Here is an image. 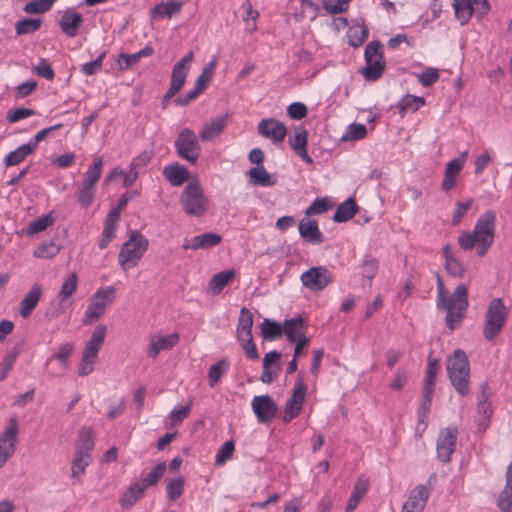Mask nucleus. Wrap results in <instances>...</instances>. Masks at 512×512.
Here are the masks:
<instances>
[{
    "label": "nucleus",
    "instance_id": "nucleus-30",
    "mask_svg": "<svg viewBox=\"0 0 512 512\" xmlns=\"http://www.w3.org/2000/svg\"><path fill=\"white\" fill-rule=\"evenodd\" d=\"M91 455H82V452H75L71 463V478L73 484L81 482V476L85 473L87 466L91 462Z\"/></svg>",
    "mask_w": 512,
    "mask_h": 512
},
{
    "label": "nucleus",
    "instance_id": "nucleus-53",
    "mask_svg": "<svg viewBox=\"0 0 512 512\" xmlns=\"http://www.w3.org/2000/svg\"><path fill=\"white\" fill-rule=\"evenodd\" d=\"M438 373V360L429 358L427 370L424 379L423 389H433L435 385L436 376Z\"/></svg>",
    "mask_w": 512,
    "mask_h": 512
},
{
    "label": "nucleus",
    "instance_id": "nucleus-25",
    "mask_svg": "<svg viewBox=\"0 0 512 512\" xmlns=\"http://www.w3.org/2000/svg\"><path fill=\"white\" fill-rule=\"evenodd\" d=\"M283 333L290 342L305 338V323L302 317L286 319L283 322Z\"/></svg>",
    "mask_w": 512,
    "mask_h": 512
},
{
    "label": "nucleus",
    "instance_id": "nucleus-16",
    "mask_svg": "<svg viewBox=\"0 0 512 512\" xmlns=\"http://www.w3.org/2000/svg\"><path fill=\"white\" fill-rule=\"evenodd\" d=\"M251 406L260 423L270 422L277 412L276 403L268 395L254 396Z\"/></svg>",
    "mask_w": 512,
    "mask_h": 512
},
{
    "label": "nucleus",
    "instance_id": "nucleus-49",
    "mask_svg": "<svg viewBox=\"0 0 512 512\" xmlns=\"http://www.w3.org/2000/svg\"><path fill=\"white\" fill-rule=\"evenodd\" d=\"M229 364L226 360L221 359L213 364L208 371V382L211 387L215 386L222 374L228 369Z\"/></svg>",
    "mask_w": 512,
    "mask_h": 512
},
{
    "label": "nucleus",
    "instance_id": "nucleus-61",
    "mask_svg": "<svg viewBox=\"0 0 512 512\" xmlns=\"http://www.w3.org/2000/svg\"><path fill=\"white\" fill-rule=\"evenodd\" d=\"M308 132L300 127L296 129L295 135L290 137L288 142L293 150H297L303 146H307Z\"/></svg>",
    "mask_w": 512,
    "mask_h": 512
},
{
    "label": "nucleus",
    "instance_id": "nucleus-59",
    "mask_svg": "<svg viewBox=\"0 0 512 512\" xmlns=\"http://www.w3.org/2000/svg\"><path fill=\"white\" fill-rule=\"evenodd\" d=\"M445 269L453 277H462L465 272L463 263L456 257H450L445 261Z\"/></svg>",
    "mask_w": 512,
    "mask_h": 512
},
{
    "label": "nucleus",
    "instance_id": "nucleus-55",
    "mask_svg": "<svg viewBox=\"0 0 512 512\" xmlns=\"http://www.w3.org/2000/svg\"><path fill=\"white\" fill-rule=\"evenodd\" d=\"M106 56V52H102L94 61L87 62L81 65L80 71L87 76L96 74L102 69L103 60Z\"/></svg>",
    "mask_w": 512,
    "mask_h": 512
},
{
    "label": "nucleus",
    "instance_id": "nucleus-33",
    "mask_svg": "<svg viewBox=\"0 0 512 512\" xmlns=\"http://www.w3.org/2000/svg\"><path fill=\"white\" fill-rule=\"evenodd\" d=\"M252 326L253 314L248 308L243 307L238 318L237 338L252 336Z\"/></svg>",
    "mask_w": 512,
    "mask_h": 512
},
{
    "label": "nucleus",
    "instance_id": "nucleus-45",
    "mask_svg": "<svg viewBox=\"0 0 512 512\" xmlns=\"http://www.w3.org/2000/svg\"><path fill=\"white\" fill-rule=\"evenodd\" d=\"M96 195V186L85 184L81 182V185L78 190L77 198L79 204L83 208L89 207Z\"/></svg>",
    "mask_w": 512,
    "mask_h": 512
},
{
    "label": "nucleus",
    "instance_id": "nucleus-44",
    "mask_svg": "<svg viewBox=\"0 0 512 512\" xmlns=\"http://www.w3.org/2000/svg\"><path fill=\"white\" fill-rule=\"evenodd\" d=\"M41 23V19H21L15 24V32L18 36L32 34L40 29Z\"/></svg>",
    "mask_w": 512,
    "mask_h": 512
},
{
    "label": "nucleus",
    "instance_id": "nucleus-5",
    "mask_svg": "<svg viewBox=\"0 0 512 512\" xmlns=\"http://www.w3.org/2000/svg\"><path fill=\"white\" fill-rule=\"evenodd\" d=\"M148 239L138 230H132L129 238L121 246L118 254V262L121 268L126 271L135 266L148 249Z\"/></svg>",
    "mask_w": 512,
    "mask_h": 512
},
{
    "label": "nucleus",
    "instance_id": "nucleus-14",
    "mask_svg": "<svg viewBox=\"0 0 512 512\" xmlns=\"http://www.w3.org/2000/svg\"><path fill=\"white\" fill-rule=\"evenodd\" d=\"M458 431L455 427L441 430L437 439V457L443 463H449L455 451Z\"/></svg>",
    "mask_w": 512,
    "mask_h": 512
},
{
    "label": "nucleus",
    "instance_id": "nucleus-50",
    "mask_svg": "<svg viewBox=\"0 0 512 512\" xmlns=\"http://www.w3.org/2000/svg\"><path fill=\"white\" fill-rule=\"evenodd\" d=\"M331 208L332 204L327 197L316 198L306 209L305 214L307 216L319 215L327 212Z\"/></svg>",
    "mask_w": 512,
    "mask_h": 512
},
{
    "label": "nucleus",
    "instance_id": "nucleus-31",
    "mask_svg": "<svg viewBox=\"0 0 512 512\" xmlns=\"http://www.w3.org/2000/svg\"><path fill=\"white\" fill-rule=\"evenodd\" d=\"M222 238L214 232H206L192 238V250L209 249L221 242Z\"/></svg>",
    "mask_w": 512,
    "mask_h": 512
},
{
    "label": "nucleus",
    "instance_id": "nucleus-29",
    "mask_svg": "<svg viewBox=\"0 0 512 512\" xmlns=\"http://www.w3.org/2000/svg\"><path fill=\"white\" fill-rule=\"evenodd\" d=\"M145 489L138 481L132 483L119 500L122 509L131 508L144 495Z\"/></svg>",
    "mask_w": 512,
    "mask_h": 512
},
{
    "label": "nucleus",
    "instance_id": "nucleus-46",
    "mask_svg": "<svg viewBox=\"0 0 512 512\" xmlns=\"http://www.w3.org/2000/svg\"><path fill=\"white\" fill-rule=\"evenodd\" d=\"M60 251V247L53 241L42 242L35 250L34 257L49 259L56 256Z\"/></svg>",
    "mask_w": 512,
    "mask_h": 512
},
{
    "label": "nucleus",
    "instance_id": "nucleus-22",
    "mask_svg": "<svg viewBox=\"0 0 512 512\" xmlns=\"http://www.w3.org/2000/svg\"><path fill=\"white\" fill-rule=\"evenodd\" d=\"M228 123V115H221L213 118L209 123H206L199 133L202 141H211L218 137L224 130Z\"/></svg>",
    "mask_w": 512,
    "mask_h": 512
},
{
    "label": "nucleus",
    "instance_id": "nucleus-47",
    "mask_svg": "<svg viewBox=\"0 0 512 512\" xmlns=\"http://www.w3.org/2000/svg\"><path fill=\"white\" fill-rule=\"evenodd\" d=\"M54 222L52 215L49 213L31 221L27 227V235H34L46 230Z\"/></svg>",
    "mask_w": 512,
    "mask_h": 512
},
{
    "label": "nucleus",
    "instance_id": "nucleus-42",
    "mask_svg": "<svg viewBox=\"0 0 512 512\" xmlns=\"http://www.w3.org/2000/svg\"><path fill=\"white\" fill-rule=\"evenodd\" d=\"M78 286V276L75 272L71 273L68 278L63 282L58 293V299L61 303L72 297L76 292Z\"/></svg>",
    "mask_w": 512,
    "mask_h": 512
},
{
    "label": "nucleus",
    "instance_id": "nucleus-28",
    "mask_svg": "<svg viewBox=\"0 0 512 512\" xmlns=\"http://www.w3.org/2000/svg\"><path fill=\"white\" fill-rule=\"evenodd\" d=\"M234 277V270H225L214 274L208 283V293L219 295Z\"/></svg>",
    "mask_w": 512,
    "mask_h": 512
},
{
    "label": "nucleus",
    "instance_id": "nucleus-58",
    "mask_svg": "<svg viewBox=\"0 0 512 512\" xmlns=\"http://www.w3.org/2000/svg\"><path fill=\"white\" fill-rule=\"evenodd\" d=\"M33 71L36 75L45 78L46 80H53L55 73L49 62L41 58L38 64L33 68Z\"/></svg>",
    "mask_w": 512,
    "mask_h": 512
},
{
    "label": "nucleus",
    "instance_id": "nucleus-21",
    "mask_svg": "<svg viewBox=\"0 0 512 512\" xmlns=\"http://www.w3.org/2000/svg\"><path fill=\"white\" fill-rule=\"evenodd\" d=\"M162 173L164 178L173 187L183 185L190 178L188 169L178 163L165 166Z\"/></svg>",
    "mask_w": 512,
    "mask_h": 512
},
{
    "label": "nucleus",
    "instance_id": "nucleus-48",
    "mask_svg": "<svg viewBox=\"0 0 512 512\" xmlns=\"http://www.w3.org/2000/svg\"><path fill=\"white\" fill-rule=\"evenodd\" d=\"M57 0H32L28 2L23 10L28 14H41L49 11Z\"/></svg>",
    "mask_w": 512,
    "mask_h": 512
},
{
    "label": "nucleus",
    "instance_id": "nucleus-64",
    "mask_svg": "<svg viewBox=\"0 0 512 512\" xmlns=\"http://www.w3.org/2000/svg\"><path fill=\"white\" fill-rule=\"evenodd\" d=\"M439 79L437 69L427 68L425 71L418 75V81L425 87L433 85Z\"/></svg>",
    "mask_w": 512,
    "mask_h": 512
},
{
    "label": "nucleus",
    "instance_id": "nucleus-4",
    "mask_svg": "<svg viewBox=\"0 0 512 512\" xmlns=\"http://www.w3.org/2000/svg\"><path fill=\"white\" fill-rule=\"evenodd\" d=\"M179 201L183 211L193 217L203 216L209 208V201L197 180L188 182L180 194Z\"/></svg>",
    "mask_w": 512,
    "mask_h": 512
},
{
    "label": "nucleus",
    "instance_id": "nucleus-11",
    "mask_svg": "<svg viewBox=\"0 0 512 512\" xmlns=\"http://www.w3.org/2000/svg\"><path fill=\"white\" fill-rule=\"evenodd\" d=\"M300 280L302 285L310 291L320 292L332 282V275L325 266H316L303 272Z\"/></svg>",
    "mask_w": 512,
    "mask_h": 512
},
{
    "label": "nucleus",
    "instance_id": "nucleus-24",
    "mask_svg": "<svg viewBox=\"0 0 512 512\" xmlns=\"http://www.w3.org/2000/svg\"><path fill=\"white\" fill-rule=\"evenodd\" d=\"M506 484L499 494L497 506L501 512H512V461L507 467L505 474Z\"/></svg>",
    "mask_w": 512,
    "mask_h": 512
},
{
    "label": "nucleus",
    "instance_id": "nucleus-56",
    "mask_svg": "<svg viewBox=\"0 0 512 512\" xmlns=\"http://www.w3.org/2000/svg\"><path fill=\"white\" fill-rule=\"evenodd\" d=\"M74 350V346L72 343H65V344H62L60 347H59V350L56 354L52 355L48 360H47V364L52 361L53 359H56L58 360L62 367L63 368H66L67 367V360L69 358V356L71 355V353L73 352Z\"/></svg>",
    "mask_w": 512,
    "mask_h": 512
},
{
    "label": "nucleus",
    "instance_id": "nucleus-36",
    "mask_svg": "<svg viewBox=\"0 0 512 512\" xmlns=\"http://www.w3.org/2000/svg\"><path fill=\"white\" fill-rule=\"evenodd\" d=\"M34 153V151L31 149V146H29L27 143L20 145L15 150L11 151L5 158H4V164L9 166H15L21 163L25 160V158Z\"/></svg>",
    "mask_w": 512,
    "mask_h": 512
},
{
    "label": "nucleus",
    "instance_id": "nucleus-51",
    "mask_svg": "<svg viewBox=\"0 0 512 512\" xmlns=\"http://www.w3.org/2000/svg\"><path fill=\"white\" fill-rule=\"evenodd\" d=\"M18 434V423L16 419H11L8 426L0 435V444H12L15 447Z\"/></svg>",
    "mask_w": 512,
    "mask_h": 512
},
{
    "label": "nucleus",
    "instance_id": "nucleus-38",
    "mask_svg": "<svg viewBox=\"0 0 512 512\" xmlns=\"http://www.w3.org/2000/svg\"><path fill=\"white\" fill-rule=\"evenodd\" d=\"M453 7L455 16L462 25H465L470 20L473 14L471 0H454Z\"/></svg>",
    "mask_w": 512,
    "mask_h": 512
},
{
    "label": "nucleus",
    "instance_id": "nucleus-41",
    "mask_svg": "<svg viewBox=\"0 0 512 512\" xmlns=\"http://www.w3.org/2000/svg\"><path fill=\"white\" fill-rule=\"evenodd\" d=\"M366 492L367 484L361 480L357 481L346 505L345 512H353Z\"/></svg>",
    "mask_w": 512,
    "mask_h": 512
},
{
    "label": "nucleus",
    "instance_id": "nucleus-26",
    "mask_svg": "<svg viewBox=\"0 0 512 512\" xmlns=\"http://www.w3.org/2000/svg\"><path fill=\"white\" fill-rule=\"evenodd\" d=\"M42 294L40 285H34L20 303L19 313L22 318H27L36 308Z\"/></svg>",
    "mask_w": 512,
    "mask_h": 512
},
{
    "label": "nucleus",
    "instance_id": "nucleus-34",
    "mask_svg": "<svg viewBox=\"0 0 512 512\" xmlns=\"http://www.w3.org/2000/svg\"><path fill=\"white\" fill-rule=\"evenodd\" d=\"M368 35V28L364 24L354 25L347 31L348 43L352 47L358 48L367 40Z\"/></svg>",
    "mask_w": 512,
    "mask_h": 512
},
{
    "label": "nucleus",
    "instance_id": "nucleus-43",
    "mask_svg": "<svg viewBox=\"0 0 512 512\" xmlns=\"http://www.w3.org/2000/svg\"><path fill=\"white\" fill-rule=\"evenodd\" d=\"M103 170V160L102 158H97L94 160L93 164L89 166L87 171L85 172L84 179L82 183L90 184L96 186L98 183Z\"/></svg>",
    "mask_w": 512,
    "mask_h": 512
},
{
    "label": "nucleus",
    "instance_id": "nucleus-27",
    "mask_svg": "<svg viewBox=\"0 0 512 512\" xmlns=\"http://www.w3.org/2000/svg\"><path fill=\"white\" fill-rule=\"evenodd\" d=\"M250 183L261 187H271L276 185L277 179L272 176L263 165L252 167L248 171Z\"/></svg>",
    "mask_w": 512,
    "mask_h": 512
},
{
    "label": "nucleus",
    "instance_id": "nucleus-63",
    "mask_svg": "<svg viewBox=\"0 0 512 512\" xmlns=\"http://www.w3.org/2000/svg\"><path fill=\"white\" fill-rule=\"evenodd\" d=\"M378 270V262L373 258H366L362 265V276L370 284Z\"/></svg>",
    "mask_w": 512,
    "mask_h": 512
},
{
    "label": "nucleus",
    "instance_id": "nucleus-2",
    "mask_svg": "<svg viewBox=\"0 0 512 512\" xmlns=\"http://www.w3.org/2000/svg\"><path fill=\"white\" fill-rule=\"evenodd\" d=\"M469 306L468 289L466 285L459 284L452 294L445 290L441 278H437V308L446 312L445 323L451 330H455L465 318Z\"/></svg>",
    "mask_w": 512,
    "mask_h": 512
},
{
    "label": "nucleus",
    "instance_id": "nucleus-60",
    "mask_svg": "<svg viewBox=\"0 0 512 512\" xmlns=\"http://www.w3.org/2000/svg\"><path fill=\"white\" fill-rule=\"evenodd\" d=\"M238 341L240 342L247 358L251 360H257L259 358V354L257 352L256 345L253 342L252 336H248L247 338L240 337L238 338Z\"/></svg>",
    "mask_w": 512,
    "mask_h": 512
},
{
    "label": "nucleus",
    "instance_id": "nucleus-12",
    "mask_svg": "<svg viewBox=\"0 0 512 512\" xmlns=\"http://www.w3.org/2000/svg\"><path fill=\"white\" fill-rule=\"evenodd\" d=\"M193 58L194 54L190 51L173 66L170 87L168 89L169 96H175L183 88L191 63L193 62Z\"/></svg>",
    "mask_w": 512,
    "mask_h": 512
},
{
    "label": "nucleus",
    "instance_id": "nucleus-20",
    "mask_svg": "<svg viewBox=\"0 0 512 512\" xmlns=\"http://www.w3.org/2000/svg\"><path fill=\"white\" fill-rule=\"evenodd\" d=\"M300 236L308 243L321 244L324 241L323 234L319 230L316 220L303 218L298 225Z\"/></svg>",
    "mask_w": 512,
    "mask_h": 512
},
{
    "label": "nucleus",
    "instance_id": "nucleus-32",
    "mask_svg": "<svg viewBox=\"0 0 512 512\" xmlns=\"http://www.w3.org/2000/svg\"><path fill=\"white\" fill-rule=\"evenodd\" d=\"M357 208L356 201L350 197L337 207L333 220L337 223L346 222L355 215Z\"/></svg>",
    "mask_w": 512,
    "mask_h": 512
},
{
    "label": "nucleus",
    "instance_id": "nucleus-40",
    "mask_svg": "<svg viewBox=\"0 0 512 512\" xmlns=\"http://www.w3.org/2000/svg\"><path fill=\"white\" fill-rule=\"evenodd\" d=\"M93 448L94 440L92 429H82L79 433V441L75 452H82V455H91Z\"/></svg>",
    "mask_w": 512,
    "mask_h": 512
},
{
    "label": "nucleus",
    "instance_id": "nucleus-15",
    "mask_svg": "<svg viewBox=\"0 0 512 512\" xmlns=\"http://www.w3.org/2000/svg\"><path fill=\"white\" fill-rule=\"evenodd\" d=\"M257 130L261 136L270 139L274 144L282 143L287 134V128L284 123L274 118L261 120L257 126Z\"/></svg>",
    "mask_w": 512,
    "mask_h": 512
},
{
    "label": "nucleus",
    "instance_id": "nucleus-8",
    "mask_svg": "<svg viewBox=\"0 0 512 512\" xmlns=\"http://www.w3.org/2000/svg\"><path fill=\"white\" fill-rule=\"evenodd\" d=\"M115 293L116 289L113 286L98 289L89 300L83 323L89 325L102 317L107 307L114 302Z\"/></svg>",
    "mask_w": 512,
    "mask_h": 512
},
{
    "label": "nucleus",
    "instance_id": "nucleus-37",
    "mask_svg": "<svg viewBox=\"0 0 512 512\" xmlns=\"http://www.w3.org/2000/svg\"><path fill=\"white\" fill-rule=\"evenodd\" d=\"M425 103V100L423 97L414 96L411 94H407L404 97L401 98V100L397 104V109L399 112L404 115L408 111L415 112L417 111L421 106H423Z\"/></svg>",
    "mask_w": 512,
    "mask_h": 512
},
{
    "label": "nucleus",
    "instance_id": "nucleus-1",
    "mask_svg": "<svg viewBox=\"0 0 512 512\" xmlns=\"http://www.w3.org/2000/svg\"><path fill=\"white\" fill-rule=\"evenodd\" d=\"M496 230V213L487 210L476 221L472 231H464L458 236V245L464 251L476 248V254L483 257L493 244Z\"/></svg>",
    "mask_w": 512,
    "mask_h": 512
},
{
    "label": "nucleus",
    "instance_id": "nucleus-57",
    "mask_svg": "<svg viewBox=\"0 0 512 512\" xmlns=\"http://www.w3.org/2000/svg\"><path fill=\"white\" fill-rule=\"evenodd\" d=\"M117 227L118 225L116 224L104 222L102 238L98 243L100 249L106 248L109 243L116 237Z\"/></svg>",
    "mask_w": 512,
    "mask_h": 512
},
{
    "label": "nucleus",
    "instance_id": "nucleus-23",
    "mask_svg": "<svg viewBox=\"0 0 512 512\" xmlns=\"http://www.w3.org/2000/svg\"><path fill=\"white\" fill-rule=\"evenodd\" d=\"M182 7L183 2L177 0L160 2L150 10V16L152 19L171 18L172 16L180 13Z\"/></svg>",
    "mask_w": 512,
    "mask_h": 512
},
{
    "label": "nucleus",
    "instance_id": "nucleus-17",
    "mask_svg": "<svg viewBox=\"0 0 512 512\" xmlns=\"http://www.w3.org/2000/svg\"><path fill=\"white\" fill-rule=\"evenodd\" d=\"M430 491L425 485H418L410 491L407 501L403 504L404 512H422L427 504Z\"/></svg>",
    "mask_w": 512,
    "mask_h": 512
},
{
    "label": "nucleus",
    "instance_id": "nucleus-10",
    "mask_svg": "<svg viewBox=\"0 0 512 512\" xmlns=\"http://www.w3.org/2000/svg\"><path fill=\"white\" fill-rule=\"evenodd\" d=\"M174 145L176 153L180 158L193 165L197 163L201 154V146L193 130L183 128L179 132Z\"/></svg>",
    "mask_w": 512,
    "mask_h": 512
},
{
    "label": "nucleus",
    "instance_id": "nucleus-6",
    "mask_svg": "<svg viewBox=\"0 0 512 512\" xmlns=\"http://www.w3.org/2000/svg\"><path fill=\"white\" fill-rule=\"evenodd\" d=\"M365 66L361 73L367 81H376L383 75L386 67L383 46L379 41L369 42L364 51Z\"/></svg>",
    "mask_w": 512,
    "mask_h": 512
},
{
    "label": "nucleus",
    "instance_id": "nucleus-35",
    "mask_svg": "<svg viewBox=\"0 0 512 512\" xmlns=\"http://www.w3.org/2000/svg\"><path fill=\"white\" fill-rule=\"evenodd\" d=\"M261 335L265 340H276L283 333V325L280 323L265 318L260 325Z\"/></svg>",
    "mask_w": 512,
    "mask_h": 512
},
{
    "label": "nucleus",
    "instance_id": "nucleus-52",
    "mask_svg": "<svg viewBox=\"0 0 512 512\" xmlns=\"http://www.w3.org/2000/svg\"><path fill=\"white\" fill-rule=\"evenodd\" d=\"M184 478L183 477H177L172 479L167 483L166 486V493L167 497L171 501H175L177 498H179L183 491H184Z\"/></svg>",
    "mask_w": 512,
    "mask_h": 512
},
{
    "label": "nucleus",
    "instance_id": "nucleus-13",
    "mask_svg": "<svg viewBox=\"0 0 512 512\" xmlns=\"http://www.w3.org/2000/svg\"><path fill=\"white\" fill-rule=\"evenodd\" d=\"M305 394L306 387L302 379L298 378L295 382L292 395L285 404L283 415V421L285 423L290 422L300 414L305 400Z\"/></svg>",
    "mask_w": 512,
    "mask_h": 512
},
{
    "label": "nucleus",
    "instance_id": "nucleus-3",
    "mask_svg": "<svg viewBox=\"0 0 512 512\" xmlns=\"http://www.w3.org/2000/svg\"><path fill=\"white\" fill-rule=\"evenodd\" d=\"M447 373L454 389L461 396H466L469 393L470 366L463 350H455L448 358Z\"/></svg>",
    "mask_w": 512,
    "mask_h": 512
},
{
    "label": "nucleus",
    "instance_id": "nucleus-54",
    "mask_svg": "<svg viewBox=\"0 0 512 512\" xmlns=\"http://www.w3.org/2000/svg\"><path fill=\"white\" fill-rule=\"evenodd\" d=\"M234 450L235 445L233 441L224 442L216 454L215 464L218 466L224 465L232 457Z\"/></svg>",
    "mask_w": 512,
    "mask_h": 512
},
{
    "label": "nucleus",
    "instance_id": "nucleus-7",
    "mask_svg": "<svg viewBox=\"0 0 512 512\" xmlns=\"http://www.w3.org/2000/svg\"><path fill=\"white\" fill-rule=\"evenodd\" d=\"M106 332L107 327L103 324H99L94 329L90 340L85 344L78 369L80 376H87L94 370V364L97 361L98 352L104 344Z\"/></svg>",
    "mask_w": 512,
    "mask_h": 512
},
{
    "label": "nucleus",
    "instance_id": "nucleus-18",
    "mask_svg": "<svg viewBox=\"0 0 512 512\" xmlns=\"http://www.w3.org/2000/svg\"><path fill=\"white\" fill-rule=\"evenodd\" d=\"M179 334L172 333L167 336L153 335L147 349V356L155 359L161 351L172 349L179 342Z\"/></svg>",
    "mask_w": 512,
    "mask_h": 512
},
{
    "label": "nucleus",
    "instance_id": "nucleus-19",
    "mask_svg": "<svg viewBox=\"0 0 512 512\" xmlns=\"http://www.w3.org/2000/svg\"><path fill=\"white\" fill-rule=\"evenodd\" d=\"M83 24V16L79 12L67 10L59 20L61 31L68 37L74 38L79 34Z\"/></svg>",
    "mask_w": 512,
    "mask_h": 512
},
{
    "label": "nucleus",
    "instance_id": "nucleus-62",
    "mask_svg": "<svg viewBox=\"0 0 512 512\" xmlns=\"http://www.w3.org/2000/svg\"><path fill=\"white\" fill-rule=\"evenodd\" d=\"M36 115V111L30 108H17L13 111H9L7 114V120L9 123H16L22 119Z\"/></svg>",
    "mask_w": 512,
    "mask_h": 512
},
{
    "label": "nucleus",
    "instance_id": "nucleus-9",
    "mask_svg": "<svg viewBox=\"0 0 512 512\" xmlns=\"http://www.w3.org/2000/svg\"><path fill=\"white\" fill-rule=\"evenodd\" d=\"M507 309L501 298H493L485 315L483 335L486 340H493L501 331L507 318Z\"/></svg>",
    "mask_w": 512,
    "mask_h": 512
},
{
    "label": "nucleus",
    "instance_id": "nucleus-39",
    "mask_svg": "<svg viewBox=\"0 0 512 512\" xmlns=\"http://www.w3.org/2000/svg\"><path fill=\"white\" fill-rule=\"evenodd\" d=\"M166 471V464L164 462L158 463L150 471V473L143 478L137 480L140 485L146 490L150 486H156L159 480L163 477Z\"/></svg>",
    "mask_w": 512,
    "mask_h": 512
}]
</instances>
